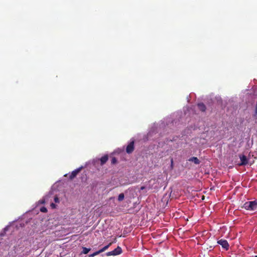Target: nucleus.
<instances>
[{
	"label": "nucleus",
	"mask_w": 257,
	"mask_h": 257,
	"mask_svg": "<svg viewBox=\"0 0 257 257\" xmlns=\"http://www.w3.org/2000/svg\"><path fill=\"white\" fill-rule=\"evenodd\" d=\"M242 208H244L247 210H255L257 209V201L246 202L244 203Z\"/></svg>",
	"instance_id": "1"
},
{
	"label": "nucleus",
	"mask_w": 257,
	"mask_h": 257,
	"mask_svg": "<svg viewBox=\"0 0 257 257\" xmlns=\"http://www.w3.org/2000/svg\"><path fill=\"white\" fill-rule=\"evenodd\" d=\"M122 252V249L120 247L118 246L116 248H115L113 250L107 252L106 253L107 256H111V255H117L120 254Z\"/></svg>",
	"instance_id": "2"
},
{
	"label": "nucleus",
	"mask_w": 257,
	"mask_h": 257,
	"mask_svg": "<svg viewBox=\"0 0 257 257\" xmlns=\"http://www.w3.org/2000/svg\"><path fill=\"white\" fill-rule=\"evenodd\" d=\"M239 157L240 160V163L238 164L239 166H244L248 164V159L245 155H240Z\"/></svg>",
	"instance_id": "3"
},
{
	"label": "nucleus",
	"mask_w": 257,
	"mask_h": 257,
	"mask_svg": "<svg viewBox=\"0 0 257 257\" xmlns=\"http://www.w3.org/2000/svg\"><path fill=\"white\" fill-rule=\"evenodd\" d=\"M134 150V141H132L127 146L126 148V152L127 154L132 153Z\"/></svg>",
	"instance_id": "4"
},
{
	"label": "nucleus",
	"mask_w": 257,
	"mask_h": 257,
	"mask_svg": "<svg viewBox=\"0 0 257 257\" xmlns=\"http://www.w3.org/2000/svg\"><path fill=\"white\" fill-rule=\"evenodd\" d=\"M217 243L226 250H227L229 248V244L226 240L220 239L217 241Z\"/></svg>",
	"instance_id": "5"
},
{
	"label": "nucleus",
	"mask_w": 257,
	"mask_h": 257,
	"mask_svg": "<svg viewBox=\"0 0 257 257\" xmlns=\"http://www.w3.org/2000/svg\"><path fill=\"white\" fill-rule=\"evenodd\" d=\"M82 168H78L74 171H73L71 174L69 176V179L70 180L73 179L78 174V173L80 171Z\"/></svg>",
	"instance_id": "6"
},
{
	"label": "nucleus",
	"mask_w": 257,
	"mask_h": 257,
	"mask_svg": "<svg viewBox=\"0 0 257 257\" xmlns=\"http://www.w3.org/2000/svg\"><path fill=\"white\" fill-rule=\"evenodd\" d=\"M108 156L107 155H105L103 156V157H102L100 159V165L101 166H103L108 161Z\"/></svg>",
	"instance_id": "7"
},
{
	"label": "nucleus",
	"mask_w": 257,
	"mask_h": 257,
	"mask_svg": "<svg viewBox=\"0 0 257 257\" xmlns=\"http://www.w3.org/2000/svg\"><path fill=\"white\" fill-rule=\"evenodd\" d=\"M189 161L193 162L196 165H198L200 163L199 160L196 157H193L190 158L189 159Z\"/></svg>",
	"instance_id": "8"
},
{
	"label": "nucleus",
	"mask_w": 257,
	"mask_h": 257,
	"mask_svg": "<svg viewBox=\"0 0 257 257\" xmlns=\"http://www.w3.org/2000/svg\"><path fill=\"white\" fill-rule=\"evenodd\" d=\"M197 106L200 111L204 112L206 110V106L203 103H198Z\"/></svg>",
	"instance_id": "9"
},
{
	"label": "nucleus",
	"mask_w": 257,
	"mask_h": 257,
	"mask_svg": "<svg viewBox=\"0 0 257 257\" xmlns=\"http://www.w3.org/2000/svg\"><path fill=\"white\" fill-rule=\"evenodd\" d=\"M111 244H112V242H110L108 244L104 246L101 249H99L100 252L101 253V252L104 251L105 250H106Z\"/></svg>",
	"instance_id": "10"
},
{
	"label": "nucleus",
	"mask_w": 257,
	"mask_h": 257,
	"mask_svg": "<svg viewBox=\"0 0 257 257\" xmlns=\"http://www.w3.org/2000/svg\"><path fill=\"white\" fill-rule=\"evenodd\" d=\"M124 195L123 193H120L119 194V195L118 196V199H117L118 201H121L124 199Z\"/></svg>",
	"instance_id": "11"
},
{
	"label": "nucleus",
	"mask_w": 257,
	"mask_h": 257,
	"mask_svg": "<svg viewBox=\"0 0 257 257\" xmlns=\"http://www.w3.org/2000/svg\"><path fill=\"white\" fill-rule=\"evenodd\" d=\"M90 250V248H88L84 247H83L82 253L84 254H87L89 252Z\"/></svg>",
	"instance_id": "12"
},
{
	"label": "nucleus",
	"mask_w": 257,
	"mask_h": 257,
	"mask_svg": "<svg viewBox=\"0 0 257 257\" xmlns=\"http://www.w3.org/2000/svg\"><path fill=\"white\" fill-rule=\"evenodd\" d=\"M100 253H101V252H100V250H98L97 251L94 252L92 254H89V257H93V256H94L99 254Z\"/></svg>",
	"instance_id": "13"
},
{
	"label": "nucleus",
	"mask_w": 257,
	"mask_h": 257,
	"mask_svg": "<svg viewBox=\"0 0 257 257\" xmlns=\"http://www.w3.org/2000/svg\"><path fill=\"white\" fill-rule=\"evenodd\" d=\"M117 162V160L115 157H113L111 160V163L112 164H115Z\"/></svg>",
	"instance_id": "14"
},
{
	"label": "nucleus",
	"mask_w": 257,
	"mask_h": 257,
	"mask_svg": "<svg viewBox=\"0 0 257 257\" xmlns=\"http://www.w3.org/2000/svg\"><path fill=\"white\" fill-rule=\"evenodd\" d=\"M40 210L42 212H46L47 211V209L46 208L43 207L40 209Z\"/></svg>",
	"instance_id": "15"
},
{
	"label": "nucleus",
	"mask_w": 257,
	"mask_h": 257,
	"mask_svg": "<svg viewBox=\"0 0 257 257\" xmlns=\"http://www.w3.org/2000/svg\"><path fill=\"white\" fill-rule=\"evenodd\" d=\"M54 201L56 203H59V199L58 197L56 196L54 198Z\"/></svg>",
	"instance_id": "16"
},
{
	"label": "nucleus",
	"mask_w": 257,
	"mask_h": 257,
	"mask_svg": "<svg viewBox=\"0 0 257 257\" xmlns=\"http://www.w3.org/2000/svg\"><path fill=\"white\" fill-rule=\"evenodd\" d=\"M171 167L172 169L173 167V159L172 158L171 160Z\"/></svg>",
	"instance_id": "17"
},
{
	"label": "nucleus",
	"mask_w": 257,
	"mask_h": 257,
	"mask_svg": "<svg viewBox=\"0 0 257 257\" xmlns=\"http://www.w3.org/2000/svg\"><path fill=\"white\" fill-rule=\"evenodd\" d=\"M145 189V186H142V187H141V188H140V189H141V190H144V189Z\"/></svg>",
	"instance_id": "18"
},
{
	"label": "nucleus",
	"mask_w": 257,
	"mask_h": 257,
	"mask_svg": "<svg viewBox=\"0 0 257 257\" xmlns=\"http://www.w3.org/2000/svg\"><path fill=\"white\" fill-rule=\"evenodd\" d=\"M51 206L53 207V208H54L55 207V205L54 204V203H52L51 204Z\"/></svg>",
	"instance_id": "19"
},
{
	"label": "nucleus",
	"mask_w": 257,
	"mask_h": 257,
	"mask_svg": "<svg viewBox=\"0 0 257 257\" xmlns=\"http://www.w3.org/2000/svg\"><path fill=\"white\" fill-rule=\"evenodd\" d=\"M254 257H257V255H255Z\"/></svg>",
	"instance_id": "20"
}]
</instances>
